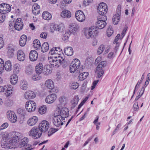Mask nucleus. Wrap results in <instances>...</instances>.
Listing matches in <instances>:
<instances>
[{"instance_id":"nucleus-6","label":"nucleus","mask_w":150,"mask_h":150,"mask_svg":"<svg viewBox=\"0 0 150 150\" xmlns=\"http://www.w3.org/2000/svg\"><path fill=\"white\" fill-rule=\"evenodd\" d=\"M80 62L78 59H76L73 61L69 66V70L71 73H73L79 68Z\"/></svg>"},{"instance_id":"nucleus-13","label":"nucleus","mask_w":150,"mask_h":150,"mask_svg":"<svg viewBox=\"0 0 150 150\" xmlns=\"http://www.w3.org/2000/svg\"><path fill=\"white\" fill-rule=\"evenodd\" d=\"M7 115L8 120L11 122L14 123L17 121L16 115L13 111H8Z\"/></svg>"},{"instance_id":"nucleus-26","label":"nucleus","mask_w":150,"mask_h":150,"mask_svg":"<svg viewBox=\"0 0 150 150\" xmlns=\"http://www.w3.org/2000/svg\"><path fill=\"white\" fill-rule=\"evenodd\" d=\"M27 37L25 35H22L20 37L19 40V44L20 46H24L26 43Z\"/></svg>"},{"instance_id":"nucleus-32","label":"nucleus","mask_w":150,"mask_h":150,"mask_svg":"<svg viewBox=\"0 0 150 150\" xmlns=\"http://www.w3.org/2000/svg\"><path fill=\"white\" fill-rule=\"evenodd\" d=\"M79 100L78 96H75L71 100V103L72 105V108H74L78 104Z\"/></svg>"},{"instance_id":"nucleus-48","label":"nucleus","mask_w":150,"mask_h":150,"mask_svg":"<svg viewBox=\"0 0 150 150\" xmlns=\"http://www.w3.org/2000/svg\"><path fill=\"white\" fill-rule=\"evenodd\" d=\"M67 100V98H65L64 96H61L59 98L60 102L61 103L64 104L66 103Z\"/></svg>"},{"instance_id":"nucleus-22","label":"nucleus","mask_w":150,"mask_h":150,"mask_svg":"<svg viewBox=\"0 0 150 150\" xmlns=\"http://www.w3.org/2000/svg\"><path fill=\"white\" fill-rule=\"evenodd\" d=\"M38 119L37 117L33 116L30 117L27 121L28 124L30 126L35 125L37 122Z\"/></svg>"},{"instance_id":"nucleus-45","label":"nucleus","mask_w":150,"mask_h":150,"mask_svg":"<svg viewBox=\"0 0 150 150\" xmlns=\"http://www.w3.org/2000/svg\"><path fill=\"white\" fill-rule=\"evenodd\" d=\"M23 24H20L17 23H14V28L16 30H20L23 28Z\"/></svg>"},{"instance_id":"nucleus-7","label":"nucleus","mask_w":150,"mask_h":150,"mask_svg":"<svg viewBox=\"0 0 150 150\" xmlns=\"http://www.w3.org/2000/svg\"><path fill=\"white\" fill-rule=\"evenodd\" d=\"M106 64L105 61H102L98 64L96 67V71L97 72V76L98 78L101 77L104 73V70L103 68L105 67Z\"/></svg>"},{"instance_id":"nucleus-41","label":"nucleus","mask_w":150,"mask_h":150,"mask_svg":"<svg viewBox=\"0 0 150 150\" xmlns=\"http://www.w3.org/2000/svg\"><path fill=\"white\" fill-rule=\"evenodd\" d=\"M47 108L46 106L43 105L40 108L38 112L39 113L41 114H44L46 112Z\"/></svg>"},{"instance_id":"nucleus-42","label":"nucleus","mask_w":150,"mask_h":150,"mask_svg":"<svg viewBox=\"0 0 150 150\" xmlns=\"http://www.w3.org/2000/svg\"><path fill=\"white\" fill-rule=\"evenodd\" d=\"M34 72V70L33 68L31 67H28L26 68V73L28 75H30L33 73Z\"/></svg>"},{"instance_id":"nucleus-44","label":"nucleus","mask_w":150,"mask_h":150,"mask_svg":"<svg viewBox=\"0 0 150 150\" xmlns=\"http://www.w3.org/2000/svg\"><path fill=\"white\" fill-rule=\"evenodd\" d=\"M4 61L2 59L0 58V74L2 73L4 70Z\"/></svg>"},{"instance_id":"nucleus-46","label":"nucleus","mask_w":150,"mask_h":150,"mask_svg":"<svg viewBox=\"0 0 150 150\" xmlns=\"http://www.w3.org/2000/svg\"><path fill=\"white\" fill-rule=\"evenodd\" d=\"M113 33V30L112 27H110L107 31V35L109 37Z\"/></svg>"},{"instance_id":"nucleus-12","label":"nucleus","mask_w":150,"mask_h":150,"mask_svg":"<svg viewBox=\"0 0 150 150\" xmlns=\"http://www.w3.org/2000/svg\"><path fill=\"white\" fill-rule=\"evenodd\" d=\"M11 7L10 5L5 3L0 4V13L6 14L10 12Z\"/></svg>"},{"instance_id":"nucleus-60","label":"nucleus","mask_w":150,"mask_h":150,"mask_svg":"<svg viewBox=\"0 0 150 150\" xmlns=\"http://www.w3.org/2000/svg\"><path fill=\"white\" fill-rule=\"evenodd\" d=\"M121 6L120 5L118 6L117 8V14H119V16H120L121 14Z\"/></svg>"},{"instance_id":"nucleus-34","label":"nucleus","mask_w":150,"mask_h":150,"mask_svg":"<svg viewBox=\"0 0 150 150\" xmlns=\"http://www.w3.org/2000/svg\"><path fill=\"white\" fill-rule=\"evenodd\" d=\"M14 51L15 49L13 47H8L7 54L9 58H11L13 57Z\"/></svg>"},{"instance_id":"nucleus-25","label":"nucleus","mask_w":150,"mask_h":150,"mask_svg":"<svg viewBox=\"0 0 150 150\" xmlns=\"http://www.w3.org/2000/svg\"><path fill=\"white\" fill-rule=\"evenodd\" d=\"M45 85L47 88L50 89H53L54 87V83L53 81L50 79L47 80L45 82Z\"/></svg>"},{"instance_id":"nucleus-54","label":"nucleus","mask_w":150,"mask_h":150,"mask_svg":"<svg viewBox=\"0 0 150 150\" xmlns=\"http://www.w3.org/2000/svg\"><path fill=\"white\" fill-rule=\"evenodd\" d=\"M70 26L73 32H76V31L77 29V25L74 23L71 24Z\"/></svg>"},{"instance_id":"nucleus-36","label":"nucleus","mask_w":150,"mask_h":150,"mask_svg":"<svg viewBox=\"0 0 150 150\" xmlns=\"http://www.w3.org/2000/svg\"><path fill=\"white\" fill-rule=\"evenodd\" d=\"M33 46L36 50L39 49L41 46V44L39 40L38 39L34 40L33 43Z\"/></svg>"},{"instance_id":"nucleus-16","label":"nucleus","mask_w":150,"mask_h":150,"mask_svg":"<svg viewBox=\"0 0 150 150\" xmlns=\"http://www.w3.org/2000/svg\"><path fill=\"white\" fill-rule=\"evenodd\" d=\"M21 137V134L20 133L18 132H15L13 137L11 139H10L12 144V145L15 144V143L18 141L19 139Z\"/></svg>"},{"instance_id":"nucleus-27","label":"nucleus","mask_w":150,"mask_h":150,"mask_svg":"<svg viewBox=\"0 0 150 150\" xmlns=\"http://www.w3.org/2000/svg\"><path fill=\"white\" fill-rule=\"evenodd\" d=\"M64 52L65 54L68 56H71L73 54V50L72 47H67L64 49Z\"/></svg>"},{"instance_id":"nucleus-37","label":"nucleus","mask_w":150,"mask_h":150,"mask_svg":"<svg viewBox=\"0 0 150 150\" xmlns=\"http://www.w3.org/2000/svg\"><path fill=\"white\" fill-rule=\"evenodd\" d=\"M120 16L119 14H115L113 16L112 18L113 23L114 25H117L118 24V22L120 21Z\"/></svg>"},{"instance_id":"nucleus-23","label":"nucleus","mask_w":150,"mask_h":150,"mask_svg":"<svg viewBox=\"0 0 150 150\" xmlns=\"http://www.w3.org/2000/svg\"><path fill=\"white\" fill-rule=\"evenodd\" d=\"M10 140H3L1 142V146L4 148H10L11 145H12Z\"/></svg>"},{"instance_id":"nucleus-3","label":"nucleus","mask_w":150,"mask_h":150,"mask_svg":"<svg viewBox=\"0 0 150 150\" xmlns=\"http://www.w3.org/2000/svg\"><path fill=\"white\" fill-rule=\"evenodd\" d=\"M40 131L39 128L34 127L29 132V135L34 139H38L42 135V133Z\"/></svg>"},{"instance_id":"nucleus-40","label":"nucleus","mask_w":150,"mask_h":150,"mask_svg":"<svg viewBox=\"0 0 150 150\" xmlns=\"http://www.w3.org/2000/svg\"><path fill=\"white\" fill-rule=\"evenodd\" d=\"M13 91V88L10 85L8 86V88H7L6 91H5V94L7 96H8L12 94Z\"/></svg>"},{"instance_id":"nucleus-52","label":"nucleus","mask_w":150,"mask_h":150,"mask_svg":"<svg viewBox=\"0 0 150 150\" xmlns=\"http://www.w3.org/2000/svg\"><path fill=\"white\" fill-rule=\"evenodd\" d=\"M99 118V116H97L96 119L93 122V123L96 126H99L100 124V123L98 121Z\"/></svg>"},{"instance_id":"nucleus-56","label":"nucleus","mask_w":150,"mask_h":150,"mask_svg":"<svg viewBox=\"0 0 150 150\" xmlns=\"http://www.w3.org/2000/svg\"><path fill=\"white\" fill-rule=\"evenodd\" d=\"M8 125V123L5 122L0 127V130L6 128Z\"/></svg>"},{"instance_id":"nucleus-8","label":"nucleus","mask_w":150,"mask_h":150,"mask_svg":"<svg viewBox=\"0 0 150 150\" xmlns=\"http://www.w3.org/2000/svg\"><path fill=\"white\" fill-rule=\"evenodd\" d=\"M98 33V32L94 28V26H92L88 29L86 30L85 32L84 35L87 38H91L93 34V36L96 35Z\"/></svg>"},{"instance_id":"nucleus-50","label":"nucleus","mask_w":150,"mask_h":150,"mask_svg":"<svg viewBox=\"0 0 150 150\" xmlns=\"http://www.w3.org/2000/svg\"><path fill=\"white\" fill-rule=\"evenodd\" d=\"M39 75L37 74H36L33 75L32 77L33 80L35 81L40 80L41 78V77Z\"/></svg>"},{"instance_id":"nucleus-55","label":"nucleus","mask_w":150,"mask_h":150,"mask_svg":"<svg viewBox=\"0 0 150 150\" xmlns=\"http://www.w3.org/2000/svg\"><path fill=\"white\" fill-rule=\"evenodd\" d=\"M133 108L134 111H137L139 109L138 106V103H134L133 106Z\"/></svg>"},{"instance_id":"nucleus-2","label":"nucleus","mask_w":150,"mask_h":150,"mask_svg":"<svg viewBox=\"0 0 150 150\" xmlns=\"http://www.w3.org/2000/svg\"><path fill=\"white\" fill-rule=\"evenodd\" d=\"M107 19L106 16H99L98 18L97 22L96 23V27L99 29L104 28L106 25L105 22Z\"/></svg>"},{"instance_id":"nucleus-24","label":"nucleus","mask_w":150,"mask_h":150,"mask_svg":"<svg viewBox=\"0 0 150 150\" xmlns=\"http://www.w3.org/2000/svg\"><path fill=\"white\" fill-rule=\"evenodd\" d=\"M32 12L35 15H37L40 13V6L37 4H34L32 6Z\"/></svg>"},{"instance_id":"nucleus-39","label":"nucleus","mask_w":150,"mask_h":150,"mask_svg":"<svg viewBox=\"0 0 150 150\" xmlns=\"http://www.w3.org/2000/svg\"><path fill=\"white\" fill-rule=\"evenodd\" d=\"M28 139L26 137H24L21 139V142H20L19 146L20 147H23L26 144L28 143Z\"/></svg>"},{"instance_id":"nucleus-15","label":"nucleus","mask_w":150,"mask_h":150,"mask_svg":"<svg viewBox=\"0 0 150 150\" xmlns=\"http://www.w3.org/2000/svg\"><path fill=\"white\" fill-rule=\"evenodd\" d=\"M64 28V25L62 24L59 25L54 24L50 27V32L52 33H53L54 31L61 32Z\"/></svg>"},{"instance_id":"nucleus-14","label":"nucleus","mask_w":150,"mask_h":150,"mask_svg":"<svg viewBox=\"0 0 150 150\" xmlns=\"http://www.w3.org/2000/svg\"><path fill=\"white\" fill-rule=\"evenodd\" d=\"M75 16L76 19L79 22H83L85 19V16L83 12L79 10L76 11Z\"/></svg>"},{"instance_id":"nucleus-28","label":"nucleus","mask_w":150,"mask_h":150,"mask_svg":"<svg viewBox=\"0 0 150 150\" xmlns=\"http://www.w3.org/2000/svg\"><path fill=\"white\" fill-rule=\"evenodd\" d=\"M36 73L38 74H40L42 72L43 69V66L42 63L38 64L35 67Z\"/></svg>"},{"instance_id":"nucleus-31","label":"nucleus","mask_w":150,"mask_h":150,"mask_svg":"<svg viewBox=\"0 0 150 150\" xmlns=\"http://www.w3.org/2000/svg\"><path fill=\"white\" fill-rule=\"evenodd\" d=\"M41 50L42 52H47L49 50V45L48 42H44L42 46Z\"/></svg>"},{"instance_id":"nucleus-1","label":"nucleus","mask_w":150,"mask_h":150,"mask_svg":"<svg viewBox=\"0 0 150 150\" xmlns=\"http://www.w3.org/2000/svg\"><path fill=\"white\" fill-rule=\"evenodd\" d=\"M62 50L59 47H54L52 48L50 50L49 54L52 55V60L51 62V65L53 67H58L63 61L64 60V58L59 56L62 53Z\"/></svg>"},{"instance_id":"nucleus-64","label":"nucleus","mask_w":150,"mask_h":150,"mask_svg":"<svg viewBox=\"0 0 150 150\" xmlns=\"http://www.w3.org/2000/svg\"><path fill=\"white\" fill-rule=\"evenodd\" d=\"M98 81H99V80H97L95 81H93V85L92 86V88H91L92 90H93V89H94L95 88L96 86L97 85V84L98 83Z\"/></svg>"},{"instance_id":"nucleus-11","label":"nucleus","mask_w":150,"mask_h":150,"mask_svg":"<svg viewBox=\"0 0 150 150\" xmlns=\"http://www.w3.org/2000/svg\"><path fill=\"white\" fill-rule=\"evenodd\" d=\"M49 123L47 121L44 120L39 124L38 128L40 129V132H44L47 131L49 128Z\"/></svg>"},{"instance_id":"nucleus-18","label":"nucleus","mask_w":150,"mask_h":150,"mask_svg":"<svg viewBox=\"0 0 150 150\" xmlns=\"http://www.w3.org/2000/svg\"><path fill=\"white\" fill-rule=\"evenodd\" d=\"M57 98V96L55 94H52L47 96L45 99L46 103L50 104L53 103Z\"/></svg>"},{"instance_id":"nucleus-29","label":"nucleus","mask_w":150,"mask_h":150,"mask_svg":"<svg viewBox=\"0 0 150 150\" xmlns=\"http://www.w3.org/2000/svg\"><path fill=\"white\" fill-rule=\"evenodd\" d=\"M42 18L47 20H50L52 17L51 14L47 11H45L43 12L42 14Z\"/></svg>"},{"instance_id":"nucleus-4","label":"nucleus","mask_w":150,"mask_h":150,"mask_svg":"<svg viewBox=\"0 0 150 150\" xmlns=\"http://www.w3.org/2000/svg\"><path fill=\"white\" fill-rule=\"evenodd\" d=\"M54 118L53 120V123L56 126L59 127L63 125V122H62L64 118L61 115H59L57 113L55 112L54 114Z\"/></svg>"},{"instance_id":"nucleus-20","label":"nucleus","mask_w":150,"mask_h":150,"mask_svg":"<svg viewBox=\"0 0 150 150\" xmlns=\"http://www.w3.org/2000/svg\"><path fill=\"white\" fill-rule=\"evenodd\" d=\"M35 96V93L32 91H30L25 92L24 95V98L26 99L33 98Z\"/></svg>"},{"instance_id":"nucleus-19","label":"nucleus","mask_w":150,"mask_h":150,"mask_svg":"<svg viewBox=\"0 0 150 150\" xmlns=\"http://www.w3.org/2000/svg\"><path fill=\"white\" fill-rule=\"evenodd\" d=\"M17 57L19 61L22 62L25 59V54L22 50H19L17 51Z\"/></svg>"},{"instance_id":"nucleus-30","label":"nucleus","mask_w":150,"mask_h":150,"mask_svg":"<svg viewBox=\"0 0 150 150\" xmlns=\"http://www.w3.org/2000/svg\"><path fill=\"white\" fill-rule=\"evenodd\" d=\"M71 13L68 10L63 11L61 14V16L64 18H69L71 17Z\"/></svg>"},{"instance_id":"nucleus-5","label":"nucleus","mask_w":150,"mask_h":150,"mask_svg":"<svg viewBox=\"0 0 150 150\" xmlns=\"http://www.w3.org/2000/svg\"><path fill=\"white\" fill-rule=\"evenodd\" d=\"M98 12L100 14L99 16H105V14L108 11L107 6L103 2L101 3L97 8Z\"/></svg>"},{"instance_id":"nucleus-43","label":"nucleus","mask_w":150,"mask_h":150,"mask_svg":"<svg viewBox=\"0 0 150 150\" xmlns=\"http://www.w3.org/2000/svg\"><path fill=\"white\" fill-rule=\"evenodd\" d=\"M79 84L77 82H72L70 86V87L71 89H76L79 86Z\"/></svg>"},{"instance_id":"nucleus-21","label":"nucleus","mask_w":150,"mask_h":150,"mask_svg":"<svg viewBox=\"0 0 150 150\" xmlns=\"http://www.w3.org/2000/svg\"><path fill=\"white\" fill-rule=\"evenodd\" d=\"M4 69L7 71H10L12 69V65L11 62L8 60L4 62Z\"/></svg>"},{"instance_id":"nucleus-57","label":"nucleus","mask_w":150,"mask_h":150,"mask_svg":"<svg viewBox=\"0 0 150 150\" xmlns=\"http://www.w3.org/2000/svg\"><path fill=\"white\" fill-rule=\"evenodd\" d=\"M121 126L120 124H118L115 129H114V130L113 131L112 133V135H113L116 132H117V131L118 130L119 128Z\"/></svg>"},{"instance_id":"nucleus-17","label":"nucleus","mask_w":150,"mask_h":150,"mask_svg":"<svg viewBox=\"0 0 150 150\" xmlns=\"http://www.w3.org/2000/svg\"><path fill=\"white\" fill-rule=\"evenodd\" d=\"M30 60L33 62L36 61L38 59V54L37 52L34 50H31L29 54Z\"/></svg>"},{"instance_id":"nucleus-9","label":"nucleus","mask_w":150,"mask_h":150,"mask_svg":"<svg viewBox=\"0 0 150 150\" xmlns=\"http://www.w3.org/2000/svg\"><path fill=\"white\" fill-rule=\"evenodd\" d=\"M25 107L26 110L28 112L34 111L36 108V103L34 101L29 100L26 102Z\"/></svg>"},{"instance_id":"nucleus-53","label":"nucleus","mask_w":150,"mask_h":150,"mask_svg":"<svg viewBox=\"0 0 150 150\" xmlns=\"http://www.w3.org/2000/svg\"><path fill=\"white\" fill-rule=\"evenodd\" d=\"M8 85L7 86H0V92H3L4 91H6L7 89V87Z\"/></svg>"},{"instance_id":"nucleus-62","label":"nucleus","mask_w":150,"mask_h":150,"mask_svg":"<svg viewBox=\"0 0 150 150\" xmlns=\"http://www.w3.org/2000/svg\"><path fill=\"white\" fill-rule=\"evenodd\" d=\"M127 30V28H125L124 29L122 33V35L120 36V39H122L123 38V37L125 36V34Z\"/></svg>"},{"instance_id":"nucleus-63","label":"nucleus","mask_w":150,"mask_h":150,"mask_svg":"<svg viewBox=\"0 0 150 150\" xmlns=\"http://www.w3.org/2000/svg\"><path fill=\"white\" fill-rule=\"evenodd\" d=\"M93 1V0H84L83 1V4L86 6H87Z\"/></svg>"},{"instance_id":"nucleus-49","label":"nucleus","mask_w":150,"mask_h":150,"mask_svg":"<svg viewBox=\"0 0 150 150\" xmlns=\"http://www.w3.org/2000/svg\"><path fill=\"white\" fill-rule=\"evenodd\" d=\"M105 49L104 45H101L100 46L98 50V54H101Z\"/></svg>"},{"instance_id":"nucleus-10","label":"nucleus","mask_w":150,"mask_h":150,"mask_svg":"<svg viewBox=\"0 0 150 150\" xmlns=\"http://www.w3.org/2000/svg\"><path fill=\"white\" fill-rule=\"evenodd\" d=\"M69 110L68 108L65 107H64L61 109H59V110L56 111L55 112L57 113V114L59 115H61L62 117L64 118V120L65 118H67L69 116Z\"/></svg>"},{"instance_id":"nucleus-33","label":"nucleus","mask_w":150,"mask_h":150,"mask_svg":"<svg viewBox=\"0 0 150 150\" xmlns=\"http://www.w3.org/2000/svg\"><path fill=\"white\" fill-rule=\"evenodd\" d=\"M88 75V73L87 72L80 74L78 77V79L79 81H83L87 77Z\"/></svg>"},{"instance_id":"nucleus-38","label":"nucleus","mask_w":150,"mask_h":150,"mask_svg":"<svg viewBox=\"0 0 150 150\" xmlns=\"http://www.w3.org/2000/svg\"><path fill=\"white\" fill-rule=\"evenodd\" d=\"M18 79V77L16 75L11 76L10 79L11 84L13 85H15L17 83Z\"/></svg>"},{"instance_id":"nucleus-35","label":"nucleus","mask_w":150,"mask_h":150,"mask_svg":"<svg viewBox=\"0 0 150 150\" xmlns=\"http://www.w3.org/2000/svg\"><path fill=\"white\" fill-rule=\"evenodd\" d=\"M20 86L21 89L25 90L28 88V84L26 81L23 80L21 82Z\"/></svg>"},{"instance_id":"nucleus-58","label":"nucleus","mask_w":150,"mask_h":150,"mask_svg":"<svg viewBox=\"0 0 150 150\" xmlns=\"http://www.w3.org/2000/svg\"><path fill=\"white\" fill-rule=\"evenodd\" d=\"M47 33L46 32H42L40 35V37L44 39H45L46 38L47 36Z\"/></svg>"},{"instance_id":"nucleus-47","label":"nucleus","mask_w":150,"mask_h":150,"mask_svg":"<svg viewBox=\"0 0 150 150\" xmlns=\"http://www.w3.org/2000/svg\"><path fill=\"white\" fill-rule=\"evenodd\" d=\"M70 33L71 32L70 31L66 32L65 33V34H64V35L62 38L64 40H67L69 38V36H70Z\"/></svg>"},{"instance_id":"nucleus-51","label":"nucleus","mask_w":150,"mask_h":150,"mask_svg":"<svg viewBox=\"0 0 150 150\" xmlns=\"http://www.w3.org/2000/svg\"><path fill=\"white\" fill-rule=\"evenodd\" d=\"M5 17L6 15L5 14L1 13L0 14V23H2L4 21Z\"/></svg>"},{"instance_id":"nucleus-61","label":"nucleus","mask_w":150,"mask_h":150,"mask_svg":"<svg viewBox=\"0 0 150 150\" xmlns=\"http://www.w3.org/2000/svg\"><path fill=\"white\" fill-rule=\"evenodd\" d=\"M23 147L24 149V150H30L31 149H30V145L28 144V143L26 144L23 146Z\"/></svg>"},{"instance_id":"nucleus-59","label":"nucleus","mask_w":150,"mask_h":150,"mask_svg":"<svg viewBox=\"0 0 150 150\" xmlns=\"http://www.w3.org/2000/svg\"><path fill=\"white\" fill-rule=\"evenodd\" d=\"M4 45V42L3 39L1 37H0V49L3 48Z\"/></svg>"}]
</instances>
